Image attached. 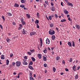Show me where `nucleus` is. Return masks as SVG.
<instances>
[{
	"instance_id": "31",
	"label": "nucleus",
	"mask_w": 80,
	"mask_h": 80,
	"mask_svg": "<svg viewBox=\"0 0 80 80\" xmlns=\"http://www.w3.org/2000/svg\"><path fill=\"white\" fill-rule=\"evenodd\" d=\"M29 65H33V62H32V61H30V62L29 64Z\"/></svg>"
},
{
	"instance_id": "61",
	"label": "nucleus",
	"mask_w": 80,
	"mask_h": 80,
	"mask_svg": "<svg viewBox=\"0 0 80 80\" xmlns=\"http://www.w3.org/2000/svg\"><path fill=\"white\" fill-rule=\"evenodd\" d=\"M63 3L62 2H61V5H62V6H63Z\"/></svg>"
},
{
	"instance_id": "58",
	"label": "nucleus",
	"mask_w": 80,
	"mask_h": 80,
	"mask_svg": "<svg viewBox=\"0 0 80 80\" xmlns=\"http://www.w3.org/2000/svg\"><path fill=\"white\" fill-rule=\"evenodd\" d=\"M51 5L52 6H53V5H54L53 3L52 2H51Z\"/></svg>"
},
{
	"instance_id": "24",
	"label": "nucleus",
	"mask_w": 80,
	"mask_h": 80,
	"mask_svg": "<svg viewBox=\"0 0 80 80\" xmlns=\"http://www.w3.org/2000/svg\"><path fill=\"white\" fill-rule=\"evenodd\" d=\"M21 23H22V24L23 25H25L26 23L25 21H24L21 22Z\"/></svg>"
},
{
	"instance_id": "50",
	"label": "nucleus",
	"mask_w": 80,
	"mask_h": 80,
	"mask_svg": "<svg viewBox=\"0 0 80 80\" xmlns=\"http://www.w3.org/2000/svg\"><path fill=\"white\" fill-rule=\"evenodd\" d=\"M30 77H32V73L30 72L29 73Z\"/></svg>"
},
{
	"instance_id": "34",
	"label": "nucleus",
	"mask_w": 80,
	"mask_h": 80,
	"mask_svg": "<svg viewBox=\"0 0 80 80\" xmlns=\"http://www.w3.org/2000/svg\"><path fill=\"white\" fill-rule=\"evenodd\" d=\"M49 20H52V16L50 15L49 16Z\"/></svg>"
},
{
	"instance_id": "13",
	"label": "nucleus",
	"mask_w": 80,
	"mask_h": 80,
	"mask_svg": "<svg viewBox=\"0 0 80 80\" xmlns=\"http://www.w3.org/2000/svg\"><path fill=\"white\" fill-rule=\"evenodd\" d=\"M68 5H69V6H71V7H73V4L72 3H70V2H68Z\"/></svg>"
},
{
	"instance_id": "10",
	"label": "nucleus",
	"mask_w": 80,
	"mask_h": 80,
	"mask_svg": "<svg viewBox=\"0 0 80 80\" xmlns=\"http://www.w3.org/2000/svg\"><path fill=\"white\" fill-rule=\"evenodd\" d=\"M64 12L66 15H67V14H68V11H67L66 10H64Z\"/></svg>"
},
{
	"instance_id": "21",
	"label": "nucleus",
	"mask_w": 80,
	"mask_h": 80,
	"mask_svg": "<svg viewBox=\"0 0 80 80\" xmlns=\"http://www.w3.org/2000/svg\"><path fill=\"white\" fill-rule=\"evenodd\" d=\"M68 45L69 46V47H72V43L70 42H68Z\"/></svg>"
},
{
	"instance_id": "25",
	"label": "nucleus",
	"mask_w": 80,
	"mask_h": 80,
	"mask_svg": "<svg viewBox=\"0 0 80 80\" xmlns=\"http://www.w3.org/2000/svg\"><path fill=\"white\" fill-rule=\"evenodd\" d=\"M78 74H77L75 76V79H78Z\"/></svg>"
},
{
	"instance_id": "27",
	"label": "nucleus",
	"mask_w": 80,
	"mask_h": 80,
	"mask_svg": "<svg viewBox=\"0 0 80 80\" xmlns=\"http://www.w3.org/2000/svg\"><path fill=\"white\" fill-rule=\"evenodd\" d=\"M20 7H21L22 8H24L25 7V5L23 4L21 5L20 6Z\"/></svg>"
},
{
	"instance_id": "18",
	"label": "nucleus",
	"mask_w": 80,
	"mask_h": 80,
	"mask_svg": "<svg viewBox=\"0 0 80 80\" xmlns=\"http://www.w3.org/2000/svg\"><path fill=\"white\" fill-rule=\"evenodd\" d=\"M21 2L22 3H24L25 2H26L25 0H21Z\"/></svg>"
},
{
	"instance_id": "16",
	"label": "nucleus",
	"mask_w": 80,
	"mask_h": 80,
	"mask_svg": "<svg viewBox=\"0 0 80 80\" xmlns=\"http://www.w3.org/2000/svg\"><path fill=\"white\" fill-rule=\"evenodd\" d=\"M7 13L8 14V16H9L10 17H11V16H12V13H10L9 12H8Z\"/></svg>"
},
{
	"instance_id": "3",
	"label": "nucleus",
	"mask_w": 80,
	"mask_h": 80,
	"mask_svg": "<svg viewBox=\"0 0 80 80\" xmlns=\"http://www.w3.org/2000/svg\"><path fill=\"white\" fill-rule=\"evenodd\" d=\"M22 33L24 35H27V31L24 29H23Z\"/></svg>"
},
{
	"instance_id": "28",
	"label": "nucleus",
	"mask_w": 80,
	"mask_h": 80,
	"mask_svg": "<svg viewBox=\"0 0 80 80\" xmlns=\"http://www.w3.org/2000/svg\"><path fill=\"white\" fill-rule=\"evenodd\" d=\"M6 61H7L6 65H8V64L9 63V60L8 59H7Z\"/></svg>"
},
{
	"instance_id": "2",
	"label": "nucleus",
	"mask_w": 80,
	"mask_h": 80,
	"mask_svg": "<svg viewBox=\"0 0 80 80\" xmlns=\"http://www.w3.org/2000/svg\"><path fill=\"white\" fill-rule=\"evenodd\" d=\"M21 65V62L20 61H17L16 62V65L17 67H20Z\"/></svg>"
},
{
	"instance_id": "53",
	"label": "nucleus",
	"mask_w": 80,
	"mask_h": 80,
	"mask_svg": "<svg viewBox=\"0 0 80 80\" xmlns=\"http://www.w3.org/2000/svg\"><path fill=\"white\" fill-rule=\"evenodd\" d=\"M0 28H1V29H2V30L3 29V27H2V26L0 24Z\"/></svg>"
},
{
	"instance_id": "26",
	"label": "nucleus",
	"mask_w": 80,
	"mask_h": 80,
	"mask_svg": "<svg viewBox=\"0 0 80 80\" xmlns=\"http://www.w3.org/2000/svg\"><path fill=\"white\" fill-rule=\"evenodd\" d=\"M20 20H21V22H23V21H24V19H23V18L22 17V18H21Z\"/></svg>"
},
{
	"instance_id": "39",
	"label": "nucleus",
	"mask_w": 80,
	"mask_h": 80,
	"mask_svg": "<svg viewBox=\"0 0 80 80\" xmlns=\"http://www.w3.org/2000/svg\"><path fill=\"white\" fill-rule=\"evenodd\" d=\"M44 67H47V64L46 63L44 64Z\"/></svg>"
},
{
	"instance_id": "42",
	"label": "nucleus",
	"mask_w": 80,
	"mask_h": 80,
	"mask_svg": "<svg viewBox=\"0 0 80 80\" xmlns=\"http://www.w3.org/2000/svg\"><path fill=\"white\" fill-rule=\"evenodd\" d=\"M28 53L30 55H32V53H31V52H28Z\"/></svg>"
},
{
	"instance_id": "51",
	"label": "nucleus",
	"mask_w": 80,
	"mask_h": 80,
	"mask_svg": "<svg viewBox=\"0 0 80 80\" xmlns=\"http://www.w3.org/2000/svg\"><path fill=\"white\" fill-rule=\"evenodd\" d=\"M68 20H69V21H72V20L71 19V18H68Z\"/></svg>"
},
{
	"instance_id": "7",
	"label": "nucleus",
	"mask_w": 80,
	"mask_h": 80,
	"mask_svg": "<svg viewBox=\"0 0 80 80\" xmlns=\"http://www.w3.org/2000/svg\"><path fill=\"white\" fill-rule=\"evenodd\" d=\"M26 60H25V61H24L23 62H22V63L23 64H24V65H28V63H27V62H26Z\"/></svg>"
},
{
	"instance_id": "14",
	"label": "nucleus",
	"mask_w": 80,
	"mask_h": 80,
	"mask_svg": "<svg viewBox=\"0 0 80 80\" xmlns=\"http://www.w3.org/2000/svg\"><path fill=\"white\" fill-rule=\"evenodd\" d=\"M55 39V36L54 35H52V40H54Z\"/></svg>"
},
{
	"instance_id": "60",
	"label": "nucleus",
	"mask_w": 80,
	"mask_h": 80,
	"mask_svg": "<svg viewBox=\"0 0 80 80\" xmlns=\"http://www.w3.org/2000/svg\"><path fill=\"white\" fill-rule=\"evenodd\" d=\"M45 73H47V70H45Z\"/></svg>"
},
{
	"instance_id": "15",
	"label": "nucleus",
	"mask_w": 80,
	"mask_h": 80,
	"mask_svg": "<svg viewBox=\"0 0 80 80\" xmlns=\"http://www.w3.org/2000/svg\"><path fill=\"white\" fill-rule=\"evenodd\" d=\"M1 58L2 60L5 59V57H4V55H2L1 56Z\"/></svg>"
},
{
	"instance_id": "40",
	"label": "nucleus",
	"mask_w": 80,
	"mask_h": 80,
	"mask_svg": "<svg viewBox=\"0 0 80 80\" xmlns=\"http://www.w3.org/2000/svg\"><path fill=\"white\" fill-rule=\"evenodd\" d=\"M55 17H56V18H58V15H57V14H55Z\"/></svg>"
},
{
	"instance_id": "44",
	"label": "nucleus",
	"mask_w": 80,
	"mask_h": 80,
	"mask_svg": "<svg viewBox=\"0 0 80 80\" xmlns=\"http://www.w3.org/2000/svg\"><path fill=\"white\" fill-rule=\"evenodd\" d=\"M16 24V23H15V22H12V25H15Z\"/></svg>"
},
{
	"instance_id": "19",
	"label": "nucleus",
	"mask_w": 80,
	"mask_h": 80,
	"mask_svg": "<svg viewBox=\"0 0 80 80\" xmlns=\"http://www.w3.org/2000/svg\"><path fill=\"white\" fill-rule=\"evenodd\" d=\"M43 60L44 61H46L47 60V57H45L44 56H43Z\"/></svg>"
},
{
	"instance_id": "8",
	"label": "nucleus",
	"mask_w": 80,
	"mask_h": 80,
	"mask_svg": "<svg viewBox=\"0 0 80 80\" xmlns=\"http://www.w3.org/2000/svg\"><path fill=\"white\" fill-rule=\"evenodd\" d=\"M38 56L39 59H40V58H42V55H41V54H38Z\"/></svg>"
},
{
	"instance_id": "57",
	"label": "nucleus",
	"mask_w": 80,
	"mask_h": 80,
	"mask_svg": "<svg viewBox=\"0 0 80 80\" xmlns=\"http://www.w3.org/2000/svg\"><path fill=\"white\" fill-rule=\"evenodd\" d=\"M32 76H30V77H29L30 80H32Z\"/></svg>"
},
{
	"instance_id": "46",
	"label": "nucleus",
	"mask_w": 80,
	"mask_h": 80,
	"mask_svg": "<svg viewBox=\"0 0 80 80\" xmlns=\"http://www.w3.org/2000/svg\"><path fill=\"white\" fill-rule=\"evenodd\" d=\"M69 62H72V58H70Z\"/></svg>"
},
{
	"instance_id": "35",
	"label": "nucleus",
	"mask_w": 80,
	"mask_h": 80,
	"mask_svg": "<svg viewBox=\"0 0 80 80\" xmlns=\"http://www.w3.org/2000/svg\"><path fill=\"white\" fill-rule=\"evenodd\" d=\"M62 22H66V20L64 19H62L61 20Z\"/></svg>"
},
{
	"instance_id": "6",
	"label": "nucleus",
	"mask_w": 80,
	"mask_h": 80,
	"mask_svg": "<svg viewBox=\"0 0 80 80\" xmlns=\"http://www.w3.org/2000/svg\"><path fill=\"white\" fill-rule=\"evenodd\" d=\"M39 40L40 42L41 47H42L43 42H42V38H40Z\"/></svg>"
},
{
	"instance_id": "29",
	"label": "nucleus",
	"mask_w": 80,
	"mask_h": 80,
	"mask_svg": "<svg viewBox=\"0 0 80 80\" xmlns=\"http://www.w3.org/2000/svg\"><path fill=\"white\" fill-rule=\"evenodd\" d=\"M55 7H52V12H54V11H55Z\"/></svg>"
},
{
	"instance_id": "43",
	"label": "nucleus",
	"mask_w": 80,
	"mask_h": 80,
	"mask_svg": "<svg viewBox=\"0 0 80 80\" xmlns=\"http://www.w3.org/2000/svg\"><path fill=\"white\" fill-rule=\"evenodd\" d=\"M37 28H40V26H39V25H38V24H37Z\"/></svg>"
},
{
	"instance_id": "37",
	"label": "nucleus",
	"mask_w": 80,
	"mask_h": 80,
	"mask_svg": "<svg viewBox=\"0 0 80 80\" xmlns=\"http://www.w3.org/2000/svg\"><path fill=\"white\" fill-rule=\"evenodd\" d=\"M2 19H3V20H4V21H5V17H4V16H2Z\"/></svg>"
},
{
	"instance_id": "11",
	"label": "nucleus",
	"mask_w": 80,
	"mask_h": 80,
	"mask_svg": "<svg viewBox=\"0 0 80 80\" xmlns=\"http://www.w3.org/2000/svg\"><path fill=\"white\" fill-rule=\"evenodd\" d=\"M28 68H29L31 70H34V69L33 68V67H32V66L29 65Z\"/></svg>"
},
{
	"instance_id": "22",
	"label": "nucleus",
	"mask_w": 80,
	"mask_h": 80,
	"mask_svg": "<svg viewBox=\"0 0 80 80\" xmlns=\"http://www.w3.org/2000/svg\"><path fill=\"white\" fill-rule=\"evenodd\" d=\"M56 59V60H57L58 61L59 60H60V57H59V56H57Z\"/></svg>"
},
{
	"instance_id": "47",
	"label": "nucleus",
	"mask_w": 80,
	"mask_h": 80,
	"mask_svg": "<svg viewBox=\"0 0 80 80\" xmlns=\"http://www.w3.org/2000/svg\"><path fill=\"white\" fill-rule=\"evenodd\" d=\"M13 55V54L12 53L10 55V57H11H11H12Z\"/></svg>"
},
{
	"instance_id": "4",
	"label": "nucleus",
	"mask_w": 80,
	"mask_h": 80,
	"mask_svg": "<svg viewBox=\"0 0 80 80\" xmlns=\"http://www.w3.org/2000/svg\"><path fill=\"white\" fill-rule=\"evenodd\" d=\"M46 41V43L48 45L50 44V42L49 39L47 38Z\"/></svg>"
},
{
	"instance_id": "17",
	"label": "nucleus",
	"mask_w": 80,
	"mask_h": 80,
	"mask_svg": "<svg viewBox=\"0 0 80 80\" xmlns=\"http://www.w3.org/2000/svg\"><path fill=\"white\" fill-rule=\"evenodd\" d=\"M14 7H19V5L17 3H15L14 4Z\"/></svg>"
},
{
	"instance_id": "9",
	"label": "nucleus",
	"mask_w": 80,
	"mask_h": 80,
	"mask_svg": "<svg viewBox=\"0 0 80 80\" xmlns=\"http://www.w3.org/2000/svg\"><path fill=\"white\" fill-rule=\"evenodd\" d=\"M76 27L77 28L78 30H79L80 28V26L78 24H76Z\"/></svg>"
},
{
	"instance_id": "54",
	"label": "nucleus",
	"mask_w": 80,
	"mask_h": 80,
	"mask_svg": "<svg viewBox=\"0 0 80 80\" xmlns=\"http://www.w3.org/2000/svg\"><path fill=\"white\" fill-rule=\"evenodd\" d=\"M19 26L20 27H23V25H22V24H19Z\"/></svg>"
},
{
	"instance_id": "56",
	"label": "nucleus",
	"mask_w": 80,
	"mask_h": 80,
	"mask_svg": "<svg viewBox=\"0 0 80 80\" xmlns=\"http://www.w3.org/2000/svg\"><path fill=\"white\" fill-rule=\"evenodd\" d=\"M54 48H55V47H53L52 48H51L52 50H53V49H54Z\"/></svg>"
},
{
	"instance_id": "55",
	"label": "nucleus",
	"mask_w": 80,
	"mask_h": 80,
	"mask_svg": "<svg viewBox=\"0 0 80 80\" xmlns=\"http://www.w3.org/2000/svg\"><path fill=\"white\" fill-rule=\"evenodd\" d=\"M65 70L66 71V72H68V69L67 68H66Z\"/></svg>"
},
{
	"instance_id": "41",
	"label": "nucleus",
	"mask_w": 80,
	"mask_h": 80,
	"mask_svg": "<svg viewBox=\"0 0 80 80\" xmlns=\"http://www.w3.org/2000/svg\"><path fill=\"white\" fill-rule=\"evenodd\" d=\"M43 52H44L45 53H46L47 52V51L46 50H45L43 51Z\"/></svg>"
},
{
	"instance_id": "64",
	"label": "nucleus",
	"mask_w": 80,
	"mask_h": 80,
	"mask_svg": "<svg viewBox=\"0 0 80 80\" xmlns=\"http://www.w3.org/2000/svg\"><path fill=\"white\" fill-rule=\"evenodd\" d=\"M38 14H39V13H38V12H37V16L38 17Z\"/></svg>"
},
{
	"instance_id": "30",
	"label": "nucleus",
	"mask_w": 80,
	"mask_h": 80,
	"mask_svg": "<svg viewBox=\"0 0 80 80\" xmlns=\"http://www.w3.org/2000/svg\"><path fill=\"white\" fill-rule=\"evenodd\" d=\"M53 72H55L56 71V68L55 67L53 68Z\"/></svg>"
},
{
	"instance_id": "32",
	"label": "nucleus",
	"mask_w": 80,
	"mask_h": 80,
	"mask_svg": "<svg viewBox=\"0 0 80 80\" xmlns=\"http://www.w3.org/2000/svg\"><path fill=\"white\" fill-rule=\"evenodd\" d=\"M32 59L33 62H35V58L34 57H32Z\"/></svg>"
},
{
	"instance_id": "45",
	"label": "nucleus",
	"mask_w": 80,
	"mask_h": 80,
	"mask_svg": "<svg viewBox=\"0 0 80 80\" xmlns=\"http://www.w3.org/2000/svg\"><path fill=\"white\" fill-rule=\"evenodd\" d=\"M43 6H44V7L45 8H46V7H47V5H46V4H44Z\"/></svg>"
},
{
	"instance_id": "38",
	"label": "nucleus",
	"mask_w": 80,
	"mask_h": 80,
	"mask_svg": "<svg viewBox=\"0 0 80 80\" xmlns=\"http://www.w3.org/2000/svg\"><path fill=\"white\" fill-rule=\"evenodd\" d=\"M50 27H52L53 26V23H51L50 24Z\"/></svg>"
},
{
	"instance_id": "62",
	"label": "nucleus",
	"mask_w": 80,
	"mask_h": 80,
	"mask_svg": "<svg viewBox=\"0 0 80 80\" xmlns=\"http://www.w3.org/2000/svg\"><path fill=\"white\" fill-rule=\"evenodd\" d=\"M30 52H31V53H32V52H33V50H32L31 49H30L29 50Z\"/></svg>"
},
{
	"instance_id": "36",
	"label": "nucleus",
	"mask_w": 80,
	"mask_h": 80,
	"mask_svg": "<svg viewBox=\"0 0 80 80\" xmlns=\"http://www.w3.org/2000/svg\"><path fill=\"white\" fill-rule=\"evenodd\" d=\"M72 46L73 47H75V42H74V41H72Z\"/></svg>"
},
{
	"instance_id": "33",
	"label": "nucleus",
	"mask_w": 80,
	"mask_h": 80,
	"mask_svg": "<svg viewBox=\"0 0 80 80\" xmlns=\"http://www.w3.org/2000/svg\"><path fill=\"white\" fill-rule=\"evenodd\" d=\"M45 3L47 5H48V1H47V0H46L45 2Z\"/></svg>"
},
{
	"instance_id": "48",
	"label": "nucleus",
	"mask_w": 80,
	"mask_h": 80,
	"mask_svg": "<svg viewBox=\"0 0 80 80\" xmlns=\"http://www.w3.org/2000/svg\"><path fill=\"white\" fill-rule=\"evenodd\" d=\"M12 64L13 66H14L15 65V62H12Z\"/></svg>"
},
{
	"instance_id": "52",
	"label": "nucleus",
	"mask_w": 80,
	"mask_h": 80,
	"mask_svg": "<svg viewBox=\"0 0 80 80\" xmlns=\"http://www.w3.org/2000/svg\"><path fill=\"white\" fill-rule=\"evenodd\" d=\"M36 22L37 23H39V21L38 20H36Z\"/></svg>"
},
{
	"instance_id": "20",
	"label": "nucleus",
	"mask_w": 80,
	"mask_h": 80,
	"mask_svg": "<svg viewBox=\"0 0 80 80\" xmlns=\"http://www.w3.org/2000/svg\"><path fill=\"white\" fill-rule=\"evenodd\" d=\"M26 16L28 18H30V15L29 14H26Z\"/></svg>"
},
{
	"instance_id": "5",
	"label": "nucleus",
	"mask_w": 80,
	"mask_h": 80,
	"mask_svg": "<svg viewBox=\"0 0 80 80\" xmlns=\"http://www.w3.org/2000/svg\"><path fill=\"white\" fill-rule=\"evenodd\" d=\"M36 34V32H33L30 33V35L31 36H32V35H34Z\"/></svg>"
},
{
	"instance_id": "23",
	"label": "nucleus",
	"mask_w": 80,
	"mask_h": 80,
	"mask_svg": "<svg viewBox=\"0 0 80 80\" xmlns=\"http://www.w3.org/2000/svg\"><path fill=\"white\" fill-rule=\"evenodd\" d=\"M10 39L8 38L7 39H6V41L8 43H9V42H10Z\"/></svg>"
},
{
	"instance_id": "12",
	"label": "nucleus",
	"mask_w": 80,
	"mask_h": 80,
	"mask_svg": "<svg viewBox=\"0 0 80 80\" xmlns=\"http://www.w3.org/2000/svg\"><path fill=\"white\" fill-rule=\"evenodd\" d=\"M73 70L74 71H75V72L77 70V69H76V66L75 65H74L73 66Z\"/></svg>"
},
{
	"instance_id": "1",
	"label": "nucleus",
	"mask_w": 80,
	"mask_h": 80,
	"mask_svg": "<svg viewBox=\"0 0 80 80\" xmlns=\"http://www.w3.org/2000/svg\"><path fill=\"white\" fill-rule=\"evenodd\" d=\"M49 33L50 35H54L55 34V31L52 29H51L49 31Z\"/></svg>"
},
{
	"instance_id": "63",
	"label": "nucleus",
	"mask_w": 80,
	"mask_h": 80,
	"mask_svg": "<svg viewBox=\"0 0 80 80\" xmlns=\"http://www.w3.org/2000/svg\"><path fill=\"white\" fill-rule=\"evenodd\" d=\"M48 50H50V48L49 47H48Z\"/></svg>"
},
{
	"instance_id": "59",
	"label": "nucleus",
	"mask_w": 80,
	"mask_h": 80,
	"mask_svg": "<svg viewBox=\"0 0 80 80\" xmlns=\"http://www.w3.org/2000/svg\"><path fill=\"white\" fill-rule=\"evenodd\" d=\"M52 55H54L55 54V52L53 51H52Z\"/></svg>"
},
{
	"instance_id": "49",
	"label": "nucleus",
	"mask_w": 80,
	"mask_h": 80,
	"mask_svg": "<svg viewBox=\"0 0 80 80\" xmlns=\"http://www.w3.org/2000/svg\"><path fill=\"white\" fill-rule=\"evenodd\" d=\"M24 59H25L26 60H27V56H25L24 57Z\"/></svg>"
}]
</instances>
